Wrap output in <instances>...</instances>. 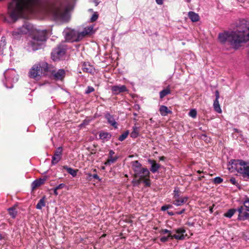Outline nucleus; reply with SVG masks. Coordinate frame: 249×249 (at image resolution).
<instances>
[{
  "label": "nucleus",
  "mask_w": 249,
  "mask_h": 249,
  "mask_svg": "<svg viewBox=\"0 0 249 249\" xmlns=\"http://www.w3.org/2000/svg\"><path fill=\"white\" fill-rule=\"evenodd\" d=\"M218 39L221 43L228 42L233 49H238L249 40V21L242 20L234 31L220 33Z\"/></svg>",
  "instance_id": "nucleus-1"
},
{
  "label": "nucleus",
  "mask_w": 249,
  "mask_h": 249,
  "mask_svg": "<svg viewBox=\"0 0 249 249\" xmlns=\"http://www.w3.org/2000/svg\"><path fill=\"white\" fill-rule=\"evenodd\" d=\"M38 0H11L8 6V13L10 18L16 21L28 12H31Z\"/></svg>",
  "instance_id": "nucleus-2"
},
{
  "label": "nucleus",
  "mask_w": 249,
  "mask_h": 249,
  "mask_svg": "<svg viewBox=\"0 0 249 249\" xmlns=\"http://www.w3.org/2000/svg\"><path fill=\"white\" fill-rule=\"evenodd\" d=\"M68 7L63 0H52L47 9L48 14L54 20L68 21L69 18Z\"/></svg>",
  "instance_id": "nucleus-3"
},
{
  "label": "nucleus",
  "mask_w": 249,
  "mask_h": 249,
  "mask_svg": "<svg viewBox=\"0 0 249 249\" xmlns=\"http://www.w3.org/2000/svg\"><path fill=\"white\" fill-rule=\"evenodd\" d=\"M29 36L25 48L29 52L40 49L46 40V32L44 30H33L32 29Z\"/></svg>",
  "instance_id": "nucleus-4"
},
{
  "label": "nucleus",
  "mask_w": 249,
  "mask_h": 249,
  "mask_svg": "<svg viewBox=\"0 0 249 249\" xmlns=\"http://www.w3.org/2000/svg\"><path fill=\"white\" fill-rule=\"evenodd\" d=\"M230 163L229 169L235 170L244 178L249 179V164L247 162L240 160H232Z\"/></svg>",
  "instance_id": "nucleus-5"
},
{
  "label": "nucleus",
  "mask_w": 249,
  "mask_h": 249,
  "mask_svg": "<svg viewBox=\"0 0 249 249\" xmlns=\"http://www.w3.org/2000/svg\"><path fill=\"white\" fill-rule=\"evenodd\" d=\"M47 63L41 62L34 65L31 69L29 76L30 78L39 79L42 75H47Z\"/></svg>",
  "instance_id": "nucleus-6"
},
{
  "label": "nucleus",
  "mask_w": 249,
  "mask_h": 249,
  "mask_svg": "<svg viewBox=\"0 0 249 249\" xmlns=\"http://www.w3.org/2000/svg\"><path fill=\"white\" fill-rule=\"evenodd\" d=\"M47 75L55 81H62L65 77L66 71L64 69L56 70L52 65L47 63Z\"/></svg>",
  "instance_id": "nucleus-7"
},
{
  "label": "nucleus",
  "mask_w": 249,
  "mask_h": 249,
  "mask_svg": "<svg viewBox=\"0 0 249 249\" xmlns=\"http://www.w3.org/2000/svg\"><path fill=\"white\" fill-rule=\"evenodd\" d=\"M236 212L239 213L237 219L240 221H244L249 218V213L244 212V206H240L237 209H231L227 213L224 214V216L231 218Z\"/></svg>",
  "instance_id": "nucleus-8"
},
{
  "label": "nucleus",
  "mask_w": 249,
  "mask_h": 249,
  "mask_svg": "<svg viewBox=\"0 0 249 249\" xmlns=\"http://www.w3.org/2000/svg\"><path fill=\"white\" fill-rule=\"evenodd\" d=\"M32 30V25L30 24L25 23L21 27L15 30L12 35L14 38L18 39L22 35L30 33Z\"/></svg>",
  "instance_id": "nucleus-9"
},
{
  "label": "nucleus",
  "mask_w": 249,
  "mask_h": 249,
  "mask_svg": "<svg viewBox=\"0 0 249 249\" xmlns=\"http://www.w3.org/2000/svg\"><path fill=\"white\" fill-rule=\"evenodd\" d=\"M66 47L64 45L60 44L54 48L51 53V57L54 61L59 59L60 57L63 56L66 53Z\"/></svg>",
  "instance_id": "nucleus-10"
},
{
  "label": "nucleus",
  "mask_w": 249,
  "mask_h": 249,
  "mask_svg": "<svg viewBox=\"0 0 249 249\" xmlns=\"http://www.w3.org/2000/svg\"><path fill=\"white\" fill-rule=\"evenodd\" d=\"M65 39L69 42H78V32L75 30H71L66 32L65 35Z\"/></svg>",
  "instance_id": "nucleus-11"
},
{
  "label": "nucleus",
  "mask_w": 249,
  "mask_h": 249,
  "mask_svg": "<svg viewBox=\"0 0 249 249\" xmlns=\"http://www.w3.org/2000/svg\"><path fill=\"white\" fill-rule=\"evenodd\" d=\"M93 27L92 26L85 27L82 32H78V42L82 40L84 37L91 33Z\"/></svg>",
  "instance_id": "nucleus-12"
},
{
  "label": "nucleus",
  "mask_w": 249,
  "mask_h": 249,
  "mask_svg": "<svg viewBox=\"0 0 249 249\" xmlns=\"http://www.w3.org/2000/svg\"><path fill=\"white\" fill-rule=\"evenodd\" d=\"M63 148L62 147H58L54 152V155L52 157V163L55 164L61 159Z\"/></svg>",
  "instance_id": "nucleus-13"
},
{
  "label": "nucleus",
  "mask_w": 249,
  "mask_h": 249,
  "mask_svg": "<svg viewBox=\"0 0 249 249\" xmlns=\"http://www.w3.org/2000/svg\"><path fill=\"white\" fill-rule=\"evenodd\" d=\"M111 90L114 95H118L121 93L128 91V89L125 85L113 86L111 88Z\"/></svg>",
  "instance_id": "nucleus-14"
},
{
  "label": "nucleus",
  "mask_w": 249,
  "mask_h": 249,
  "mask_svg": "<svg viewBox=\"0 0 249 249\" xmlns=\"http://www.w3.org/2000/svg\"><path fill=\"white\" fill-rule=\"evenodd\" d=\"M81 68L84 72L93 74L95 71L94 67L89 62H84L81 63Z\"/></svg>",
  "instance_id": "nucleus-15"
},
{
  "label": "nucleus",
  "mask_w": 249,
  "mask_h": 249,
  "mask_svg": "<svg viewBox=\"0 0 249 249\" xmlns=\"http://www.w3.org/2000/svg\"><path fill=\"white\" fill-rule=\"evenodd\" d=\"M150 171L146 168H143L140 170L137 173L134 174L135 178H139L141 179H143L144 178H149Z\"/></svg>",
  "instance_id": "nucleus-16"
},
{
  "label": "nucleus",
  "mask_w": 249,
  "mask_h": 249,
  "mask_svg": "<svg viewBox=\"0 0 249 249\" xmlns=\"http://www.w3.org/2000/svg\"><path fill=\"white\" fill-rule=\"evenodd\" d=\"M215 99L214 100L213 104V108L216 112L218 113H221L222 112V110L218 101V99L219 98V93L217 90L215 91Z\"/></svg>",
  "instance_id": "nucleus-17"
},
{
  "label": "nucleus",
  "mask_w": 249,
  "mask_h": 249,
  "mask_svg": "<svg viewBox=\"0 0 249 249\" xmlns=\"http://www.w3.org/2000/svg\"><path fill=\"white\" fill-rule=\"evenodd\" d=\"M105 117L107 120V122L110 125L115 128H117L118 124L115 121L113 115H111L108 112H107L105 114Z\"/></svg>",
  "instance_id": "nucleus-18"
},
{
  "label": "nucleus",
  "mask_w": 249,
  "mask_h": 249,
  "mask_svg": "<svg viewBox=\"0 0 249 249\" xmlns=\"http://www.w3.org/2000/svg\"><path fill=\"white\" fill-rule=\"evenodd\" d=\"M148 162L151 164L150 170L152 173L157 172L161 167V165L159 163H157L154 160L148 159Z\"/></svg>",
  "instance_id": "nucleus-19"
},
{
  "label": "nucleus",
  "mask_w": 249,
  "mask_h": 249,
  "mask_svg": "<svg viewBox=\"0 0 249 249\" xmlns=\"http://www.w3.org/2000/svg\"><path fill=\"white\" fill-rule=\"evenodd\" d=\"M46 180V178H40L39 179H37L34 180L32 183V188L33 190L35 189L37 187L40 186V185L43 184L45 181Z\"/></svg>",
  "instance_id": "nucleus-20"
},
{
  "label": "nucleus",
  "mask_w": 249,
  "mask_h": 249,
  "mask_svg": "<svg viewBox=\"0 0 249 249\" xmlns=\"http://www.w3.org/2000/svg\"><path fill=\"white\" fill-rule=\"evenodd\" d=\"M132 169L134 172V174L137 173L140 170H141L142 168V164L139 162L138 160L133 161L131 163Z\"/></svg>",
  "instance_id": "nucleus-21"
},
{
  "label": "nucleus",
  "mask_w": 249,
  "mask_h": 249,
  "mask_svg": "<svg viewBox=\"0 0 249 249\" xmlns=\"http://www.w3.org/2000/svg\"><path fill=\"white\" fill-rule=\"evenodd\" d=\"M160 112L161 116H165L169 113H171L172 111L168 107L164 105H162L160 107Z\"/></svg>",
  "instance_id": "nucleus-22"
},
{
  "label": "nucleus",
  "mask_w": 249,
  "mask_h": 249,
  "mask_svg": "<svg viewBox=\"0 0 249 249\" xmlns=\"http://www.w3.org/2000/svg\"><path fill=\"white\" fill-rule=\"evenodd\" d=\"M111 134L108 132H101L99 134L100 139L104 141H107L111 138Z\"/></svg>",
  "instance_id": "nucleus-23"
},
{
  "label": "nucleus",
  "mask_w": 249,
  "mask_h": 249,
  "mask_svg": "<svg viewBox=\"0 0 249 249\" xmlns=\"http://www.w3.org/2000/svg\"><path fill=\"white\" fill-rule=\"evenodd\" d=\"M188 16L193 22H196L199 20V17L198 15L194 12H189L188 13Z\"/></svg>",
  "instance_id": "nucleus-24"
},
{
  "label": "nucleus",
  "mask_w": 249,
  "mask_h": 249,
  "mask_svg": "<svg viewBox=\"0 0 249 249\" xmlns=\"http://www.w3.org/2000/svg\"><path fill=\"white\" fill-rule=\"evenodd\" d=\"M63 169H65L69 174L71 175L73 177H75L77 175V170H75L71 167H69L67 165L64 166Z\"/></svg>",
  "instance_id": "nucleus-25"
},
{
  "label": "nucleus",
  "mask_w": 249,
  "mask_h": 249,
  "mask_svg": "<svg viewBox=\"0 0 249 249\" xmlns=\"http://www.w3.org/2000/svg\"><path fill=\"white\" fill-rule=\"evenodd\" d=\"M46 196H44L41 198L36 205V208L38 210L42 209V207L45 206Z\"/></svg>",
  "instance_id": "nucleus-26"
},
{
  "label": "nucleus",
  "mask_w": 249,
  "mask_h": 249,
  "mask_svg": "<svg viewBox=\"0 0 249 249\" xmlns=\"http://www.w3.org/2000/svg\"><path fill=\"white\" fill-rule=\"evenodd\" d=\"M8 211L11 217L13 218H15L18 213L17 211H16V208L15 207L9 208L8 209Z\"/></svg>",
  "instance_id": "nucleus-27"
},
{
  "label": "nucleus",
  "mask_w": 249,
  "mask_h": 249,
  "mask_svg": "<svg viewBox=\"0 0 249 249\" xmlns=\"http://www.w3.org/2000/svg\"><path fill=\"white\" fill-rule=\"evenodd\" d=\"M139 128L134 126L133 127V131L130 134V136L132 138H137L139 135Z\"/></svg>",
  "instance_id": "nucleus-28"
},
{
  "label": "nucleus",
  "mask_w": 249,
  "mask_h": 249,
  "mask_svg": "<svg viewBox=\"0 0 249 249\" xmlns=\"http://www.w3.org/2000/svg\"><path fill=\"white\" fill-rule=\"evenodd\" d=\"M170 92H171L170 89L167 88L165 89L162 90L160 92V97L161 99H162L163 97H164L165 96H166L167 95L170 94Z\"/></svg>",
  "instance_id": "nucleus-29"
},
{
  "label": "nucleus",
  "mask_w": 249,
  "mask_h": 249,
  "mask_svg": "<svg viewBox=\"0 0 249 249\" xmlns=\"http://www.w3.org/2000/svg\"><path fill=\"white\" fill-rule=\"evenodd\" d=\"M169 236H171V239L175 238L177 240H184L185 236L184 234H174L172 235L171 234H169Z\"/></svg>",
  "instance_id": "nucleus-30"
},
{
  "label": "nucleus",
  "mask_w": 249,
  "mask_h": 249,
  "mask_svg": "<svg viewBox=\"0 0 249 249\" xmlns=\"http://www.w3.org/2000/svg\"><path fill=\"white\" fill-rule=\"evenodd\" d=\"M244 212H248L249 211V198H247L243 202Z\"/></svg>",
  "instance_id": "nucleus-31"
},
{
  "label": "nucleus",
  "mask_w": 249,
  "mask_h": 249,
  "mask_svg": "<svg viewBox=\"0 0 249 249\" xmlns=\"http://www.w3.org/2000/svg\"><path fill=\"white\" fill-rule=\"evenodd\" d=\"M180 195V191L178 188L176 187L174 190L173 193V198H179Z\"/></svg>",
  "instance_id": "nucleus-32"
},
{
  "label": "nucleus",
  "mask_w": 249,
  "mask_h": 249,
  "mask_svg": "<svg viewBox=\"0 0 249 249\" xmlns=\"http://www.w3.org/2000/svg\"><path fill=\"white\" fill-rule=\"evenodd\" d=\"M128 134H129V131L128 130L125 131L124 133H123L122 135H121L119 136L118 140L121 142L123 141L124 140H125L127 138Z\"/></svg>",
  "instance_id": "nucleus-33"
},
{
  "label": "nucleus",
  "mask_w": 249,
  "mask_h": 249,
  "mask_svg": "<svg viewBox=\"0 0 249 249\" xmlns=\"http://www.w3.org/2000/svg\"><path fill=\"white\" fill-rule=\"evenodd\" d=\"M118 158V157H109V159L107 161V162L105 163V164L107 165L108 164L114 163L117 160Z\"/></svg>",
  "instance_id": "nucleus-34"
},
{
  "label": "nucleus",
  "mask_w": 249,
  "mask_h": 249,
  "mask_svg": "<svg viewBox=\"0 0 249 249\" xmlns=\"http://www.w3.org/2000/svg\"><path fill=\"white\" fill-rule=\"evenodd\" d=\"M142 182L147 187H149L151 185L149 178H144L143 179H142Z\"/></svg>",
  "instance_id": "nucleus-35"
},
{
  "label": "nucleus",
  "mask_w": 249,
  "mask_h": 249,
  "mask_svg": "<svg viewBox=\"0 0 249 249\" xmlns=\"http://www.w3.org/2000/svg\"><path fill=\"white\" fill-rule=\"evenodd\" d=\"M223 181V179L219 177H215L213 180V182L214 183V184H220L221 183H222Z\"/></svg>",
  "instance_id": "nucleus-36"
},
{
  "label": "nucleus",
  "mask_w": 249,
  "mask_h": 249,
  "mask_svg": "<svg viewBox=\"0 0 249 249\" xmlns=\"http://www.w3.org/2000/svg\"><path fill=\"white\" fill-rule=\"evenodd\" d=\"M173 204L177 206H179L182 205V203H181V200L179 198H175Z\"/></svg>",
  "instance_id": "nucleus-37"
},
{
  "label": "nucleus",
  "mask_w": 249,
  "mask_h": 249,
  "mask_svg": "<svg viewBox=\"0 0 249 249\" xmlns=\"http://www.w3.org/2000/svg\"><path fill=\"white\" fill-rule=\"evenodd\" d=\"M175 231L178 234H184L186 232L185 229L183 228H178L175 230Z\"/></svg>",
  "instance_id": "nucleus-38"
},
{
  "label": "nucleus",
  "mask_w": 249,
  "mask_h": 249,
  "mask_svg": "<svg viewBox=\"0 0 249 249\" xmlns=\"http://www.w3.org/2000/svg\"><path fill=\"white\" fill-rule=\"evenodd\" d=\"M196 111L195 109H192L189 113V115L190 116L192 117L193 118H195L196 116Z\"/></svg>",
  "instance_id": "nucleus-39"
},
{
  "label": "nucleus",
  "mask_w": 249,
  "mask_h": 249,
  "mask_svg": "<svg viewBox=\"0 0 249 249\" xmlns=\"http://www.w3.org/2000/svg\"><path fill=\"white\" fill-rule=\"evenodd\" d=\"M94 91V89L93 87H91V86H88L87 87V89L85 91V93L87 94H88Z\"/></svg>",
  "instance_id": "nucleus-40"
},
{
  "label": "nucleus",
  "mask_w": 249,
  "mask_h": 249,
  "mask_svg": "<svg viewBox=\"0 0 249 249\" xmlns=\"http://www.w3.org/2000/svg\"><path fill=\"white\" fill-rule=\"evenodd\" d=\"M142 179L139 178L137 180H133L132 182L134 186H137L139 185L142 182Z\"/></svg>",
  "instance_id": "nucleus-41"
},
{
  "label": "nucleus",
  "mask_w": 249,
  "mask_h": 249,
  "mask_svg": "<svg viewBox=\"0 0 249 249\" xmlns=\"http://www.w3.org/2000/svg\"><path fill=\"white\" fill-rule=\"evenodd\" d=\"M98 18V14L97 13H94L92 15V17H91V18H90V20L92 22L95 21H96L97 19Z\"/></svg>",
  "instance_id": "nucleus-42"
},
{
  "label": "nucleus",
  "mask_w": 249,
  "mask_h": 249,
  "mask_svg": "<svg viewBox=\"0 0 249 249\" xmlns=\"http://www.w3.org/2000/svg\"><path fill=\"white\" fill-rule=\"evenodd\" d=\"M172 205H163L161 207V211H165L166 210H167V209H169V208H172Z\"/></svg>",
  "instance_id": "nucleus-43"
},
{
  "label": "nucleus",
  "mask_w": 249,
  "mask_h": 249,
  "mask_svg": "<svg viewBox=\"0 0 249 249\" xmlns=\"http://www.w3.org/2000/svg\"><path fill=\"white\" fill-rule=\"evenodd\" d=\"M169 238H171V236H169V234L167 236L161 237L160 238V240L161 242H162L163 243H164V242H167L168 240V239Z\"/></svg>",
  "instance_id": "nucleus-44"
},
{
  "label": "nucleus",
  "mask_w": 249,
  "mask_h": 249,
  "mask_svg": "<svg viewBox=\"0 0 249 249\" xmlns=\"http://www.w3.org/2000/svg\"><path fill=\"white\" fill-rule=\"evenodd\" d=\"M230 181L233 185H235L236 186L238 185V182H237L235 178H231L230 179Z\"/></svg>",
  "instance_id": "nucleus-45"
},
{
  "label": "nucleus",
  "mask_w": 249,
  "mask_h": 249,
  "mask_svg": "<svg viewBox=\"0 0 249 249\" xmlns=\"http://www.w3.org/2000/svg\"><path fill=\"white\" fill-rule=\"evenodd\" d=\"M65 186H66V185L65 184L61 183L59 185H58V186H57L56 187V189L59 190V189H61L64 188Z\"/></svg>",
  "instance_id": "nucleus-46"
},
{
  "label": "nucleus",
  "mask_w": 249,
  "mask_h": 249,
  "mask_svg": "<svg viewBox=\"0 0 249 249\" xmlns=\"http://www.w3.org/2000/svg\"><path fill=\"white\" fill-rule=\"evenodd\" d=\"M188 197L187 196H185L180 199L181 200V203L183 204L186 203L187 201L188 200Z\"/></svg>",
  "instance_id": "nucleus-47"
},
{
  "label": "nucleus",
  "mask_w": 249,
  "mask_h": 249,
  "mask_svg": "<svg viewBox=\"0 0 249 249\" xmlns=\"http://www.w3.org/2000/svg\"><path fill=\"white\" fill-rule=\"evenodd\" d=\"M161 232L163 234H165V233H169V234H170L171 231L167 229H163L161 230Z\"/></svg>",
  "instance_id": "nucleus-48"
},
{
  "label": "nucleus",
  "mask_w": 249,
  "mask_h": 249,
  "mask_svg": "<svg viewBox=\"0 0 249 249\" xmlns=\"http://www.w3.org/2000/svg\"><path fill=\"white\" fill-rule=\"evenodd\" d=\"M185 211H186L185 209H182L181 211L176 212V214H178V215L181 214L183 213H184Z\"/></svg>",
  "instance_id": "nucleus-49"
},
{
  "label": "nucleus",
  "mask_w": 249,
  "mask_h": 249,
  "mask_svg": "<svg viewBox=\"0 0 249 249\" xmlns=\"http://www.w3.org/2000/svg\"><path fill=\"white\" fill-rule=\"evenodd\" d=\"M134 108L136 110H138L139 111L141 107H140V106L138 104H135L134 106Z\"/></svg>",
  "instance_id": "nucleus-50"
},
{
  "label": "nucleus",
  "mask_w": 249,
  "mask_h": 249,
  "mask_svg": "<svg viewBox=\"0 0 249 249\" xmlns=\"http://www.w3.org/2000/svg\"><path fill=\"white\" fill-rule=\"evenodd\" d=\"M92 178L99 180H101L99 177L96 174L92 175Z\"/></svg>",
  "instance_id": "nucleus-51"
},
{
  "label": "nucleus",
  "mask_w": 249,
  "mask_h": 249,
  "mask_svg": "<svg viewBox=\"0 0 249 249\" xmlns=\"http://www.w3.org/2000/svg\"><path fill=\"white\" fill-rule=\"evenodd\" d=\"M163 0H156L157 3L159 5H161L163 4Z\"/></svg>",
  "instance_id": "nucleus-52"
},
{
  "label": "nucleus",
  "mask_w": 249,
  "mask_h": 249,
  "mask_svg": "<svg viewBox=\"0 0 249 249\" xmlns=\"http://www.w3.org/2000/svg\"><path fill=\"white\" fill-rule=\"evenodd\" d=\"M114 154V152L112 150H110L109 151V157H112L113 155Z\"/></svg>",
  "instance_id": "nucleus-53"
},
{
  "label": "nucleus",
  "mask_w": 249,
  "mask_h": 249,
  "mask_svg": "<svg viewBox=\"0 0 249 249\" xmlns=\"http://www.w3.org/2000/svg\"><path fill=\"white\" fill-rule=\"evenodd\" d=\"M87 175L88 177L89 180H91V178H92V175L91 173H87Z\"/></svg>",
  "instance_id": "nucleus-54"
},
{
  "label": "nucleus",
  "mask_w": 249,
  "mask_h": 249,
  "mask_svg": "<svg viewBox=\"0 0 249 249\" xmlns=\"http://www.w3.org/2000/svg\"><path fill=\"white\" fill-rule=\"evenodd\" d=\"M4 85H5V86L7 88H13V85H11V86H8V84H7V82H6V83H4Z\"/></svg>",
  "instance_id": "nucleus-55"
},
{
  "label": "nucleus",
  "mask_w": 249,
  "mask_h": 249,
  "mask_svg": "<svg viewBox=\"0 0 249 249\" xmlns=\"http://www.w3.org/2000/svg\"><path fill=\"white\" fill-rule=\"evenodd\" d=\"M167 213L169 215H171V216L174 215L176 214V213H174L173 212H170V211H168Z\"/></svg>",
  "instance_id": "nucleus-56"
},
{
  "label": "nucleus",
  "mask_w": 249,
  "mask_h": 249,
  "mask_svg": "<svg viewBox=\"0 0 249 249\" xmlns=\"http://www.w3.org/2000/svg\"><path fill=\"white\" fill-rule=\"evenodd\" d=\"M53 192H54V194L55 196L58 195L57 189H56V187H55V188H54V189H53Z\"/></svg>",
  "instance_id": "nucleus-57"
},
{
  "label": "nucleus",
  "mask_w": 249,
  "mask_h": 249,
  "mask_svg": "<svg viewBox=\"0 0 249 249\" xmlns=\"http://www.w3.org/2000/svg\"><path fill=\"white\" fill-rule=\"evenodd\" d=\"M160 160H164L165 159V158L164 156L160 157Z\"/></svg>",
  "instance_id": "nucleus-58"
},
{
  "label": "nucleus",
  "mask_w": 249,
  "mask_h": 249,
  "mask_svg": "<svg viewBox=\"0 0 249 249\" xmlns=\"http://www.w3.org/2000/svg\"><path fill=\"white\" fill-rule=\"evenodd\" d=\"M84 124H88V123H86L84 122L83 124H81V125H83Z\"/></svg>",
  "instance_id": "nucleus-59"
},
{
  "label": "nucleus",
  "mask_w": 249,
  "mask_h": 249,
  "mask_svg": "<svg viewBox=\"0 0 249 249\" xmlns=\"http://www.w3.org/2000/svg\"><path fill=\"white\" fill-rule=\"evenodd\" d=\"M133 115L135 116H137V114L136 113H133Z\"/></svg>",
  "instance_id": "nucleus-60"
},
{
  "label": "nucleus",
  "mask_w": 249,
  "mask_h": 249,
  "mask_svg": "<svg viewBox=\"0 0 249 249\" xmlns=\"http://www.w3.org/2000/svg\"><path fill=\"white\" fill-rule=\"evenodd\" d=\"M2 239V236L1 235V234L0 233V240H1Z\"/></svg>",
  "instance_id": "nucleus-61"
},
{
  "label": "nucleus",
  "mask_w": 249,
  "mask_h": 249,
  "mask_svg": "<svg viewBox=\"0 0 249 249\" xmlns=\"http://www.w3.org/2000/svg\"><path fill=\"white\" fill-rule=\"evenodd\" d=\"M93 171L96 172L97 171V170H96V169H94L93 170Z\"/></svg>",
  "instance_id": "nucleus-62"
},
{
  "label": "nucleus",
  "mask_w": 249,
  "mask_h": 249,
  "mask_svg": "<svg viewBox=\"0 0 249 249\" xmlns=\"http://www.w3.org/2000/svg\"><path fill=\"white\" fill-rule=\"evenodd\" d=\"M5 73H4V75H5ZM4 76L6 77V75H4Z\"/></svg>",
  "instance_id": "nucleus-63"
},
{
  "label": "nucleus",
  "mask_w": 249,
  "mask_h": 249,
  "mask_svg": "<svg viewBox=\"0 0 249 249\" xmlns=\"http://www.w3.org/2000/svg\"><path fill=\"white\" fill-rule=\"evenodd\" d=\"M248 212H249V211Z\"/></svg>",
  "instance_id": "nucleus-64"
}]
</instances>
